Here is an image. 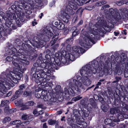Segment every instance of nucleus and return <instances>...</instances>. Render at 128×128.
Segmentation results:
<instances>
[{
    "instance_id": "55",
    "label": "nucleus",
    "mask_w": 128,
    "mask_h": 128,
    "mask_svg": "<svg viewBox=\"0 0 128 128\" xmlns=\"http://www.w3.org/2000/svg\"><path fill=\"white\" fill-rule=\"evenodd\" d=\"M83 23V22L82 21V20H80V21L79 22L78 24V25L79 26L80 25H81Z\"/></svg>"
},
{
    "instance_id": "39",
    "label": "nucleus",
    "mask_w": 128,
    "mask_h": 128,
    "mask_svg": "<svg viewBox=\"0 0 128 128\" xmlns=\"http://www.w3.org/2000/svg\"><path fill=\"white\" fill-rule=\"evenodd\" d=\"M116 110H115L114 109V108H112L110 110V113L113 114H115V111Z\"/></svg>"
},
{
    "instance_id": "7",
    "label": "nucleus",
    "mask_w": 128,
    "mask_h": 128,
    "mask_svg": "<svg viewBox=\"0 0 128 128\" xmlns=\"http://www.w3.org/2000/svg\"><path fill=\"white\" fill-rule=\"evenodd\" d=\"M76 78L77 80H73L75 86L72 87L71 88L72 91H70L71 92L72 94L78 93L83 89V86L82 83L87 86L89 85L91 83V82L88 77H85L84 80H82V78H81V77L79 76H77Z\"/></svg>"
},
{
    "instance_id": "4",
    "label": "nucleus",
    "mask_w": 128,
    "mask_h": 128,
    "mask_svg": "<svg viewBox=\"0 0 128 128\" xmlns=\"http://www.w3.org/2000/svg\"><path fill=\"white\" fill-rule=\"evenodd\" d=\"M108 62L106 61L104 64L102 62L100 63V65L99 66L98 61L94 60L92 61L91 65L92 67L90 66V64L86 65L83 67L80 70V72L82 78V80H84V78L91 76L92 73L95 74L97 72V70H101L102 68L106 67L108 66Z\"/></svg>"
},
{
    "instance_id": "45",
    "label": "nucleus",
    "mask_w": 128,
    "mask_h": 128,
    "mask_svg": "<svg viewBox=\"0 0 128 128\" xmlns=\"http://www.w3.org/2000/svg\"><path fill=\"white\" fill-rule=\"evenodd\" d=\"M12 92L11 91H10L6 95V96L5 97H7V96H10L11 94H12Z\"/></svg>"
},
{
    "instance_id": "11",
    "label": "nucleus",
    "mask_w": 128,
    "mask_h": 128,
    "mask_svg": "<svg viewBox=\"0 0 128 128\" xmlns=\"http://www.w3.org/2000/svg\"><path fill=\"white\" fill-rule=\"evenodd\" d=\"M77 1V0H71L68 3L69 6L72 9L76 10L78 7L79 5H81L84 2L82 1L81 2Z\"/></svg>"
},
{
    "instance_id": "49",
    "label": "nucleus",
    "mask_w": 128,
    "mask_h": 128,
    "mask_svg": "<svg viewBox=\"0 0 128 128\" xmlns=\"http://www.w3.org/2000/svg\"><path fill=\"white\" fill-rule=\"evenodd\" d=\"M46 33L47 35L50 34V36H52L53 35V34L50 32L49 31H48L47 32H46Z\"/></svg>"
},
{
    "instance_id": "30",
    "label": "nucleus",
    "mask_w": 128,
    "mask_h": 128,
    "mask_svg": "<svg viewBox=\"0 0 128 128\" xmlns=\"http://www.w3.org/2000/svg\"><path fill=\"white\" fill-rule=\"evenodd\" d=\"M94 98L96 100H100V99H102V102H101L103 104L104 103V101L102 100V98H100V99L98 97V96L97 95H94Z\"/></svg>"
},
{
    "instance_id": "9",
    "label": "nucleus",
    "mask_w": 128,
    "mask_h": 128,
    "mask_svg": "<svg viewBox=\"0 0 128 128\" xmlns=\"http://www.w3.org/2000/svg\"><path fill=\"white\" fill-rule=\"evenodd\" d=\"M41 98L43 99L45 101L47 102L48 104H51L52 102H55L56 99L55 98L52 97L49 94H48L46 91H43L41 93Z\"/></svg>"
},
{
    "instance_id": "34",
    "label": "nucleus",
    "mask_w": 128,
    "mask_h": 128,
    "mask_svg": "<svg viewBox=\"0 0 128 128\" xmlns=\"http://www.w3.org/2000/svg\"><path fill=\"white\" fill-rule=\"evenodd\" d=\"M25 88L26 86L24 84H22L20 86V89L19 90L23 91V90Z\"/></svg>"
},
{
    "instance_id": "6",
    "label": "nucleus",
    "mask_w": 128,
    "mask_h": 128,
    "mask_svg": "<svg viewBox=\"0 0 128 128\" xmlns=\"http://www.w3.org/2000/svg\"><path fill=\"white\" fill-rule=\"evenodd\" d=\"M22 50V49H19L18 51V52L16 53L15 55H13L12 58L14 60V61L12 62V63L16 67V68L22 72H23L26 69L24 68V66H22V64H28L29 63L25 59L22 58H24V56L22 55V53L20 52Z\"/></svg>"
},
{
    "instance_id": "54",
    "label": "nucleus",
    "mask_w": 128,
    "mask_h": 128,
    "mask_svg": "<svg viewBox=\"0 0 128 128\" xmlns=\"http://www.w3.org/2000/svg\"><path fill=\"white\" fill-rule=\"evenodd\" d=\"M116 79L117 81H118L119 80H120L121 79V78L120 77H116Z\"/></svg>"
},
{
    "instance_id": "31",
    "label": "nucleus",
    "mask_w": 128,
    "mask_h": 128,
    "mask_svg": "<svg viewBox=\"0 0 128 128\" xmlns=\"http://www.w3.org/2000/svg\"><path fill=\"white\" fill-rule=\"evenodd\" d=\"M22 118L24 120H26L29 118V116L27 115L24 114L22 116Z\"/></svg>"
},
{
    "instance_id": "38",
    "label": "nucleus",
    "mask_w": 128,
    "mask_h": 128,
    "mask_svg": "<svg viewBox=\"0 0 128 128\" xmlns=\"http://www.w3.org/2000/svg\"><path fill=\"white\" fill-rule=\"evenodd\" d=\"M6 60L8 61H11L12 60V58L10 56H8L6 57Z\"/></svg>"
},
{
    "instance_id": "25",
    "label": "nucleus",
    "mask_w": 128,
    "mask_h": 128,
    "mask_svg": "<svg viewBox=\"0 0 128 128\" xmlns=\"http://www.w3.org/2000/svg\"><path fill=\"white\" fill-rule=\"evenodd\" d=\"M21 122V121L20 120H16L11 122H10V124H20Z\"/></svg>"
},
{
    "instance_id": "53",
    "label": "nucleus",
    "mask_w": 128,
    "mask_h": 128,
    "mask_svg": "<svg viewBox=\"0 0 128 128\" xmlns=\"http://www.w3.org/2000/svg\"><path fill=\"white\" fill-rule=\"evenodd\" d=\"M44 15V14L42 13L40 14V15L39 17L40 19L42 18V16Z\"/></svg>"
},
{
    "instance_id": "57",
    "label": "nucleus",
    "mask_w": 128,
    "mask_h": 128,
    "mask_svg": "<svg viewBox=\"0 0 128 128\" xmlns=\"http://www.w3.org/2000/svg\"><path fill=\"white\" fill-rule=\"evenodd\" d=\"M126 30H123V32H122V33L123 34H124V35L126 34L127 33L126 32Z\"/></svg>"
},
{
    "instance_id": "15",
    "label": "nucleus",
    "mask_w": 128,
    "mask_h": 128,
    "mask_svg": "<svg viewBox=\"0 0 128 128\" xmlns=\"http://www.w3.org/2000/svg\"><path fill=\"white\" fill-rule=\"evenodd\" d=\"M22 92L23 91L21 90H17L15 92V95L12 96L11 99L12 100H14L20 96V95L22 94Z\"/></svg>"
},
{
    "instance_id": "22",
    "label": "nucleus",
    "mask_w": 128,
    "mask_h": 128,
    "mask_svg": "<svg viewBox=\"0 0 128 128\" xmlns=\"http://www.w3.org/2000/svg\"><path fill=\"white\" fill-rule=\"evenodd\" d=\"M11 120V118L9 117H6L3 120L2 122L4 123H5L6 122L10 121Z\"/></svg>"
},
{
    "instance_id": "59",
    "label": "nucleus",
    "mask_w": 128,
    "mask_h": 128,
    "mask_svg": "<svg viewBox=\"0 0 128 128\" xmlns=\"http://www.w3.org/2000/svg\"><path fill=\"white\" fill-rule=\"evenodd\" d=\"M114 34L116 36H117L118 35V34H119L118 32H114Z\"/></svg>"
},
{
    "instance_id": "37",
    "label": "nucleus",
    "mask_w": 128,
    "mask_h": 128,
    "mask_svg": "<svg viewBox=\"0 0 128 128\" xmlns=\"http://www.w3.org/2000/svg\"><path fill=\"white\" fill-rule=\"evenodd\" d=\"M110 7V6L106 4L103 6L102 7V9L104 10L106 8H108Z\"/></svg>"
},
{
    "instance_id": "2",
    "label": "nucleus",
    "mask_w": 128,
    "mask_h": 128,
    "mask_svg": "<svg viewBox=\"0 0 128 128\" xmlns=\"http://www.w3.org/2000/svg\"><path fill=\"white\" fill-rule=\"evenodd\" d=\"M5 75L9 80L8 79L7 80L4 78L0 80V96H2L6 92V90L10 88L12 82L16 84L17 83L22 76V74L19 72L16 71L13 73L8 70L6 71Z\"/></svg>"
},
{
    "instance_id": "17",
    "label": "nucleus",
    "mask_w": 128,
    "mask_h": 128,
    "mask_svg": "<svg viewBox=\"0 0 128 128\" xmlns=\"http://www.w3.org/2000/svg\"><path fill=\"white\" fill-rule=\"evenodd\" d=\"M20 106L21 107L20 109L22 110H24L28 109L29 108L26 104H24L21 103L19 104Z\"/></svg>"
},
{
    "instance_id": "16",
    "label": "nucleus",
    "mask_w": 128,
    "mask_h": 128,
    "mask_svg": "<svg viewBox=\"0 0 128 128\" xmlns=\"http://www.w3.org/2000/svg\"><path fill=\"white\" fill-rule=\"evenodd\" d=\"M71 30L72 32V36L73 37L78 35L79 33L78 30L76 29V27L74 26L72 27Z\"/></svg>"
},
{
    "instance_id": "28",
    "label": "nucleus",
    "mask_w": 128,
    "mask_h": 128,
    "mask_svg": "<svg viewBox=\"0 0 128 128\" xmlns=\"http://www.w3.org/2000/svg\"><path fill=\"white\" fill-rule=\"evenodd\" d=\"M9 104V101L8 100H5L1 102V104L2 105H6Z\"/></svg>"
},
{
    "instance_id": "40",
    "label": "nucleus",
    "mask_w": 128,
    "mask_h": 128,
    "mask_svg": "<svg viewBox=\"0 0 128 128\" xmlns=\"http://www.w3.org/2000/svg\"><path fill=\"white\" fill-rule=\"evenodd\" d=\"M69 91L66 88H64V93L66 95L68 94Z\"/></svg>"
},
{
    "instance_id": "43",
    "label": "nucleus",
    "mask_w": 128,
    "mask_h": 128,
    "mask_svg": "<svg viewBox=\"0 0 128 128\" xmlns=\"http://www.w3.org/2000/svg\"><path fill=\"white\" fill-rule=\"evenodd\" d=\"M38 107L39 108H41L43 109H45L46 107H45L42 104H40L38 106Z\"/></svg>"
},
{
    "instance_id": "29",
    "label": "nucleus",
    "mask_w": 128,
    "mask_h": 128,
    "mask_svg": "<svg viewBox=\"0 0 128 128\" xmlns=\"http://www.w3.org/2000/svg\"><path fill=\"white\" fill-rule=\"evenodd\" d=\"M73 39L72 38H68L65 42V44H70L72 42L73 40Z\"/></svg>"
},
{
    "instance_id": "50",
    "label": "nucleus",
    "mask_w": 128,
    "mask_h": 128,
    "mask_svg": "<svg viewBox=\"0 0 128 128\" xmlns=\"http://www.w3.org/2000/svg\"><path fill=\"white\" fill-rule=\"evenodd\" d=\"M43 128H48V126L46 125V123H44L43 124Z\"/></svg>"
},
{
    "instance_id": "56",
    "label": "nucleus",
    "mask_w": 128,
    "mask_h": 128,
    "mask_svg": "<svg viewBox=\"0 0 128 128\" xmlns=\"http://www.w3.org/2000/svg\"><path fill=\"white\" fill-rule=\"evenodd\" d=\"M86 8L88 10H91L92 9V8H90L89 6L86 7Z\"/></svg>"
},
{
    "instance_id": "36",
    "label": "nucleus",
    "mask_w": 128,
    "mask_h": 128,
    "mask_svg": "<svg viewBox=\"0 0 128 128\" xmlns=\"http://www.w3.org/2000/svg\"><path fill=\"white\" fill-rule=\"evenodd\" d=\"M78 18V16H74L72 19V22L74 23H75L77 20Z\"/></svg>"
},
{
    "instance_id": "18",
    "label": "nucleus",
    "mask_w": 128,
    "mask_h": 128,
    "mask_svg": "<svg viewBox=\"0 0 128 128\" xmlns=\"http://www.w3.org/2000/svg\"><path fill=\"white\" fill-rule=\"evenodd\" d=\"M58 28L60 30H62L65 28V26L64 24L61 22H59V24L57 26Z\"/></svg>"
},
{
    "instance_id": "52",
    "label": "nucleus",
    "mask_w": 128,
    "mask_h": 128,
    "mask_svg": "<svg viewBox=\"0 0 128 128\" xmlns=\"http://www.w3.org/2000/svg\"><path fill=\"white\" fill-rule=\"evenodd\" d=\"M32 26H34L36 24H37V22H34L33 21L32 22Z\"/></svg>"
},
{
    "instance_id": "3",
    "label": "nucleus",
    "mask_w": 128,
    "mask_h": 128,
    "mask_svg": "<svg viewBox=\"0 0 128 128\" xmlns=\"http://www.w3.org/2000/svg\"><path fill=\"white\" fill-rule=\"evenodd\" d=\"M66 50L67 51H62L61 54L60 53H56L55 54L56 57L58 58H59L60 56L62 55L64 56V57L65 59L62 58L61 62L64 64H69L70 62L73 61L74 60L75 58H77L79 56L80 54L82 53L83 50L82 48L79 46H74L72 47L71 48L70 45L68 44L66 46Z\"/></svg>"
},
{
    "instance_id": "12",
    "label": "nucleus",
    "mask_w": 128,
    "mask_h": 128,
    "mask_svg": "<svg viewBox=\"0 0 128 128\" xmlns=\"http://www.w3.org/2000/svg\"><path fill=\"white\" fill-rule=\"evenodd\" d=\"M119 14V16H117L116 17H115V18H120V17L123 18L125 17H128V10L125 8L121 9L120 10Z\"/></svg>"
},
{
    "instance_id": "21",
    "label": "nucleus",
    "mask_w": 128,
    "mask_h": 128,
    "mask_svg": "<svg viewBox=\"0 0 128 128\" xmlns=\"http://www.w3.org/2000/svg\"><path fill=\"white\" fill-rule=\"evenodd\" d=\"M32 93V92L30 90L29 91H26L24 92V96L27 97L28 96L31 95Z\"/></svg>"
},
{
    "instance_id": "13",
    "label": "nucleus",
    "mask_w": 128,
    "mask_h": 128,
    "mask_svg": "<svg viewBox=\"0 0 128 128\" xmlns=\"http://www.w3.org/2000/svg\"><path fill=\"white\" fill-rule=\"evenodd\" d=\"M22 0H21L20 2V4L22 5H19L18 6V7L19 8L18 9V10L16 8V6L15 5H12L11 6V8L12 10H14L15 9V12L16 13V15L19 17L20 16V15H21V11L20 10V9H22V7H23L26 10H28L26 9V8H24L22 4H21V2Z\"/></svg>"
},
{
    "instance_id": "41",
    "label": "nucleus",
    "mask_w": 128,
    "mask_h": 128,
    "mask_svg": "<svg viewBox=\"0 0 128 128\" xmlns=\"http://www.w3.org/2000/svg\"><path fill=\"white\" fill-rule=\"evenodd\" d=\"M102 109L104 112H107L108 110V108L104 106H103V107L102 108Z\"/></svg>"
},
{
    "instance_id": "32",
    "label": "nucleus",
    "mask_w": 128,
    "mask_h": 128,
    "mask_svg": "<svg viewBox=\"0 0 128 128\" xmlns=\"http://www.w3.org/2000/svg\"><path fill=\"white\" fill-rule=\"evenodd\" d=\"M116 3L118 6H120L123 4L124 2L123 0H122L117 2Z\"/></svg>"
},
{
    "instance_id": "23",
    "label": "nucleus",
    "mask_w": 128,
    "mask_h": 128,
    "mask_svg": "<svg viewBox=\"0 0 128 128\" xmlns=\"http://www.w3.org/2000/svg\"><path fill=\"white\" fill-rule=\"evenodd\" d=\"M4 110L5 112L6 113H8L9 112H12L13 111L12 110L9 109V107L8 106L5 107L4 109Z\"/></svg>"
},
{
    "instance_id": "33",
    "label": "nucleus",
    "mask_w": 128,
    "mask_h": 128,
    "mask_svg": "<svg viewBox=\"0 0 128 128\" xmlns=\"http://www.w3.org/2000/svg\"><path fill=\"white\" fill-rule=\"evenodd\" d=\"M81 124V125L82 126L81 127H85L87 126V124L84 121L82 120Z\"/></svg>"
},
{
    "instance_id": "42",
    "label": "nucleus",
    "mask_w": 128,
    "mask_h": 128,
    "mask_svg": "<svg viewBox=\"0 0 128 128\" xmlns=\"http://www.w3.org/2000/svg\"><path fill=\"white\" fill-rule=\"evenodd\" d=\"M82 121V120H78L76 121V122L78 124L81 125V124Z\"/></svg>"
},
{
    "instance_id": "10",
    "label": "nucleus",
    "mask_w": 128,
    "mask_h": 128,
    "mask_svg": "<svg viewBox=\"0 0 128 128\" xmlns=\"http://www.w3.org/2000/svg\"><path fill=\"white\" fill-rule=\"evenodd\" d=\"M4 19L6 20V24H8L9 26L12 23V20H13L15 19L16 18L15 14H7L5 16L3 17Z\"/></svg>"
},
{
    "instance_id": "64",
    "label": "nucleus",
    "mask_w": 128,
    "mask_h": 128,
    "mask_svg": "<svg viewBox=\"0 0 128 128\" xmlns=\"http://www.w3.org/2000/svg\"><path fill=\"white\" fill-rule=\"evenodd\" d=\"M46 120H47V119H43L42 120H41V121L42 122H46Z\"/></svg>"
},
{
    "instance_id": "20",
    "label": "nucleus",
    "mask_w": 128,
    "mask_h": 128,
    "mask_svg": "<svg viewBox=\"0 0 128 128\" xmlns=\"http://www.w3.org/2000/svg\"><path fill=\"white\" fill-rule=\"evenodd\" d=\"M106 1L105 0H103L101 2H98L96 4V5L98 6H100L103 4H106Z\"/></svg>"
},
{
    "instance_id": "27",
    "label": "nucleus",
    "mask_w": 128,
    "mask_h": 128,
    "mask_svg": "<svg viewBox=\"0 0 128 128\" xmlns=\"http://www.w3.org/2000/svg\"><path fill=\"white\" fill-rule=\"evenodd\" d=\"M48 122L49 125H52L54 124L56 122V121L54 120L49 119L48 121Z\"/></svg>"
},
{
    "instance_id": "35",
    "label": "nucleus",
    "mask_w": 128,
    "mask_h": 128,
    "mask_svg": "<svg viewBox=\"0 0 128 128\" xmlns=\"http://www.w3.org/2000/svg\"><path fill=\"white\" fill-rule=\"evenodd\" d=\"M109 12L112 16L114 15L113 14L114 13V9L112 8H110L109 10Z\"/></svg>"
},
{
    "instance_id": "60",
    "label": "nucleus",
    "mask_w": 128,
    "mask_h": 128,
    "mask_svg": "<svg viewBox=\"0 0 128 128\" xmlns=\"http://www.w3.org/2000/svg\"><path fill=\"white\" fill-rule=\"evenodd\" d=\"M12 28L13 29H15H15H16V26H12Z\"/></svg>"
},
{
    "instance_id": "44",
    "label": "nucleus",
    "mask_w": 128,
    "mask_h": 128,
    "mask_svg": "<svg viewBox=\"0 0 128 128\" xmlns=\"http://www.w3.org/2000/svg\"><path fill=\"white\" fill-rule=\"evenodd\" d=\"M44 112V110H40L38 112V114L37 115H39L42 114Z\"/></svg>"
},
{
    "instance_id": "62",
    "label": "nucleus",
    "mask_w": 128,
    "mask_h": 128,
    "mask_svg": "<svg viewBox=\"0 0 128 128\" xmlns=\"http://www.w3.org/2000/svg\"><path fill=\"white\" fill-rule=\"evenodd\" d=\"M62 113V112L61 111H60L58 112L57 114H60Z\"/></svg>"
},
{
    "instance_id": "14",
    "label": "nucleus",
    "mask_w": 128,
    "mask_h": 128,
    "mask_svg": "<svg viewBox=\"0 0 128 128\" xmlns=\"http://www.w3.org/2000/svg\"><path fill=\"white\" fill-rule=\"evenodd\" d=\"M62 13L61 19L64 22L66 23H68V22L70 16L66 12H63Z\"/></svg>"
},
{
    "instance_id": "24",
    "label": "nucleus",
    "mask_w": 128,
    "mask_h": 128,
    "mask_svg": "<svg viewBox=\"0 0 128 128\" xmlns=\"http://www.w3.org/2000/svg\"><path fill=\"white\" fill-rule=\"evenodd\" d=\"M82 97L80 96H78L72 99V100L76 102L78 100L82 98Z\"/></svg>"
},
{
    "instance_id": "63",
    "label": "nucleus",
    "mask_w": 128,
    "mask_h": 128,
    "mask_svg": "<svg viewBox=\"0 0 128 128\" xmlns=\"http://www.w3.org/2000/svg\"><path fill=\"white\" fill-rule=\"evenodd\" d=\"M54 24L58 26L59 24L58 22L57 21L56 22H55Z\"/></svg>"
},
{
    "instance_id": "47",
    "label": "nucleus",
    "mask_w": 128,
    "mask_h": 128,
    "mask_svg": "<svg viewBox=\"0 0 128 128\" xmlns=\"http://www.w3.org/2000/svg\"><path fill=\"white\" fill-rule=\"evenodd\" d=\"M36 97L38 98H41V95H40L39 94H37L35 95Z\"/></svg>"
},
{
    "instance_id": "61",
    "label": "nucleus",
    "mask_w": 128,
    "mask_h": 128,
    "mask_svg": "<svg viewBox=\"0 0 128 128\" xmlns=\"http://www.w3.org/2000/svg\"><path fill=\"white\" fill-rule=\"evenodd\" d=\"M17 124L16 125V128H18L19 127H20L21 125L20 124Z\"/></svg>"
},
{
    "instance_id": "19",
    "label": "nucleus",
    "mask_w": 128,
    "mask_h": 128,
    "mask_svg": "<svg viewBox=\"0 0 128 128\" xmlns=\"http://www.w3.org/2000/svg\"><path fill=\"white\" fill-rule=\"evenodd\" d=\"M21 16V15L19 17L17 16V18H16V24L18 25V27H20L21 26V23L19 19H20V17Z\"/></svg>"
},
{
    "instance_id": "48",
    "label": "nucleus",
    "mask_w": 128,
    "mask_h": 128,
    "mask_svg": "<svg viewBox=\"0 0 128 128\" xmlns=\"http://www.w3.org/2000/svg\"><path fill=\"white\" fill-rule=\"evenodd\" d=\"M53 38H52L53 40L51 41L50 42V44H51V46L52 45L55 43V42H54L53 40V38H55V36L53 37Z\"/></svg>"
},
{
    "instance_id": "8",
    "label": "nucleus",
    "mask_w": 128,
    "mask_h": 128,
    "mask_svg": "<svg viewBox=\"0 0 128 128\" xmlns=\"http://www.w3.org/2000/svg\"><path fill=\"white\" fill-rule=\"evenodd\" d=\"M41 0H22L21 4L26 9H34L38 8L41 2Z\"/></svg>"
},
{
    "instance_id": "26",
    "label": "nucleus",
    "mask_w": 128,
    "mask_h": 128,
    "mask_svg": "<svg viewBox=\"0 0 128 128\" xmlns=\"http://www.w3.org/2000/svg\"><path fill=\"white\" fill-rule=\"evenodd\" d=\"M34 103L32 101L28 102L26 103V104L28 106H32L34 105Z\"/></svg>"
},
{
    "instance_id": "51",
    "label": "nucleus",
    "mask_w": 128,
    "mask_h": 128,
    "mask_svg": "<svg viewBox=\"0 0 128 128\" xmlns=\"http://www.w3.org/2000/svg\"><path fill=\"white\" fill-rule=\"evenodd\" d=\"M116 110V112L118 114V115H119V114H121V112L119 110Z\"/></svg>"
},
{
    "instance_id": "58",
    "label": "nucleus",
    "mask_w": 128,
    "mask_h": 128,
    "mask_svg": "<svg viewBox=\"0 0 128 128\" xmlns=\"http://www.w3.org/2000/svg\"><path fill=\"white\" fill-rule=\"evenodd\" d=\"M65 117L64 116H63L62 118L61 119V120L62 121H65Z\"/></svg>"
},
{
    "instance_id": "5",
    "label": "nucleus",
    "mask_w": 128,
    "mask_h": 128,
    "mask_svg": "<svg viewBox=\"0 0 128 128\" xmlns=\"http://www.w3.org/2000/svg\"><path fill=\"white\" fill-rule=\"evenodd\" d=\"M38 73H37L33 74V76H36L37 78L36 79L35 81L37 83H40L42 88L47 86L48 85V83L47 82L49 80L48 78H46L50 75V71L47 69H45L42 70L40 69L38 70Z\"/></svg>"
},
{
    "instance_id": "1",
    "label": "nucleus",
    "mask_w": 128,
    "mask_h": 128,
    "mask_svg": "<svg viewBox=\"0 0 128 128\" xmlns=\"http://www.w3.org/2000/svg\"><path fill=\"white\" fill-rule=\"evenodd\" d=\"M97 20L98 22L96 24L90 29V33H87L86 31L83 32L82 30L80 38L79 43L84 48H86L91 42L93 43L94 40L98 38L99 35L102 34L105 30H107V28L110 27L106 21L102 20L100 17L98 18Z\"/></svg>"
},
{
    "instance_id": "46",
    "label": "nucleus",
    "mask_w": 128,
    "mask_h": 128,
    "mask_svg": "<svg viewBox=\"0 0 128 128\" xmlns=\"http://www.w3.org/2000/svg\"><path fill=\"white\" fill-rule=\"evenodd\" d=\"M38 112L37 111V110H34L33 112V114L35 115H36V116H37V115L38 114Z\"/></svg>"
}]
</instances>
